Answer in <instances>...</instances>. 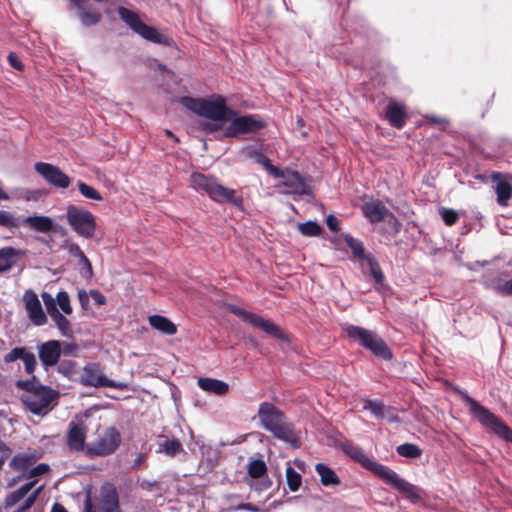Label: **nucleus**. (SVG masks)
I'll return each mask as SVG.
<instances>
[{
	"label": "nucleus",
	"mask_w": 512,
	"mask_h": 512,
	"mask_svg": "<svg viewBox=\"0 0 512 512\" xmlns=\"http://www.w3.org/2000/svg\"><path fill=\"white\" fill-rule=\"evenodd\" d=\"M26 352V349L23 347L13 348L8 354L4 356V361L6 363H10L18 359L22 360Z\"/></svg>",
	"instance_id": "nucleus-49"
},
{
	"label": "nucleus",
	"mask_w": 512,
	"mask_h": 512,
	"mask_svg": "<svg viewBox=\"0 0 512 512\" xmlns=\"http://www.w3.org/2000/svg\"><path fill=\"white\" fill-rule=\"evenodd\" d=\"M393 488L397 489L401 494H403V496L413 503L417 502L421 498L419 489L401 477H399Z\"/></svg>",
	"instance_id": "nucleus-31"
},
{
	"label": "nucleus",
	"mask_w": 512,
	"mask_h": 512,
	"mask_svg": "<svg viewBox=\"0 0 512 512\" xmlns=\"http://www.w3.org/2000/svg\"><path fill=\"white\" fill-rule=\"evenodd\" d=\"M120 18L139 36L157 44L170 45L167 36L159 32L154 27L148 26L141 21L138 14L125 7L118 9Z\"/></svg>",
	"instance_id": "nucleus-7"
},
{
	"label": "nucleus",
	"mask_w": 512,
	"mask_h": 512,
	"mask_svg": "<svg viewBox=\"0 0 512 512\" xmlns=\"http://www.w3.org/2000/svg\"><path fill=\"white\" fill-rule=\"evenodd\" d=\"M161 447H162L163 451L165 452V454H167L169 456H174L180 451L181 444L179 443L178 440H166L161 445Z\"/></svg>",
	"instance_id": "nucleus-46"
},
{
	"label": "nucleus",
	"mask_w": 512,
	"mask_h": 512,
	"mask_svg": "<svg viewBox=\"0 0 512 512\" xmlns=\"http://www.w3.org/2000/svg\"><path fill=\"white\" fill-rule=\"evenodd\" d=\"M318 475L320 476L321 483L324 486L337 485L339 478L336 473L327 465L318 463L315 467Z\"/></svg>",
	"instance_id": "nucleus-32"
},
{
	"label": "nucleus",
	"mask_w": 512,
	"mask_h": 512,
	"mask_svg": "<svg viewBox=\"0 0 512 512\" xmlns=\"http://www.w3.org/2000/svg\"><path fill=\"white\" fill-rule=\"evenodd\" d=\"M343 451L354 460L360 462L364 467H366L367 462H370L371 460L362 452L358 446L350 443L343 445Z\"/></svg>",
	"instance_id": "nucleus-35"
},
{
	"label": "nucleus",
	"mask_w": 512,
	"mask_h": 512,
	"mask_svg": "<svg viewBox=\"0 0 512 512\" xmlns=\"http://www.w3.org/2000/svg\"><path fill=\"white\" fill-rule=\"evenodd\" d=\"M81 382L86 386L93 387L122 388L124 386L108 379L103 373H101L96 364H88L83 368Z\"/></svg>",
	"instance_id": "nucleus-15"
},
{
	"label": "nucleus",
	"mask_w": 512,
	"mask_h": 512,
	"mask_svg": "<svg viewBox=\"0 0 512 512\" xmlns=\"http://www.w3.org/2000/svg\"><path fill=\"white\" fill-rule=\"evenodd\" d=\"M266 464L262 460H253L248 465V474L252 478H260L266 472Z\"/></svg>",
	"instance_id": "nucleus-42"
},
{
	"label": "nucleus",
	"mask_w": 512,
	"mask_h": 512,
	"mask_svg": "<svg viewBox=\"0 0 512 512\" xmlns=\"http://www.w3.org/2000/svg\"><path fill=\"white\" fill-rule=\"evenodd\" d=\"M363 408L369 410L378 419H387L389 422H398L396 410L391 406L384 405L379 400L366 399Z\"/></svg>",
	"instance_id": "nucleus-20"
},
{
	"label": "nucleus",
	"mask_w": 512,
	"mask_h": 512,
	"mask_svg": "<svg viewBox=\"0 0 512 512\" xmlns=\"http://www.w3.org/2000/svg\"><path fill=\"white\" fill-rule=\"evenodd\" d=\"M277 178H283L282 184L278 186L280 192L299 195L307 193V186L298 172L280 170V175Z\"/></svg>",
	"instance_id": "nucleus-16"
},
{
	"label": "nucleus",
	"mask_w": 512,
	"mask_h": 512,
	"mask_svg": "<svg viewBox=\"0 0 512 512\" xmlns=\"http://www.w3.org/2000/svg\"><path fill=\"white\" fill-rule=\"evenodd\" d=\"M44 488V485H41L39 486L38 488H36L27 498L26 500L24 501V504L23 506L19 509V512H25L26 510H28L29 508H31L33 506V504L35 503L37 497L39 496V494L41 493V491L43 490Z\"/></svg>",
	"instance_id": "nucleus-48"
},
{
	"label": "nucleus",
	"mask_w": 512,
	"mask_h": 512,
	"mask_svg": "<svg viewBox=\"0 0 512 512\" xmlns=\"http://www.w3.org/2000/svg\"><path fill=\"white\" fill-rule=\"evenodd\" d=\"M121 443V435L115 427H108L98 435L95 441L86 446L90 456H107L116 451Z\"/></svg>",
	"instance_id": "nucleus-10"
},
{
	"label": "nucleus",
	"mask_w": 512,
	"mask_h": 512,
	"mask_svg": "<svg viewBox=\"0 0 512 512\" xmlns=\"http://www.w3.org/2000/svg\"><path fill=\"white\" fill-rule=\"evenodd\" d=\"M368 264L373 278L376 280V282H381L383 279V274L379 265L370 258L368 259Z\"/></svg>",
	"instance_id": "nucleus-51"
},
{
	"label": "nucleus",
	"mask_w": 512,
	"mask_h": 512,
	"mask_svg": "<svg viewBox=\"0 0 512 512\" xmlns=\"http://www.w3.org/2000/svg\"><path fill=\"white\" fill-rule=\"evenodd\" d=\"M8 61H9L10 65L12 67H14L15 69H17V70L23 69V65H22L21 61L18 59V57L15 54L10 53L8 55Z\"/></svg>",
	"instance_id": "nucleus-58"
},
{
	"label": "nucleus",
	"mask_w": 512,
	"mask_h": 512,
	"mask_svg": "<svg viewBox=\"0 0 512 512\" xmlns=\"http://www.w3.org/2000/svg\"><path fill=\"white\" fill-rule=\"evenodd\" d=\"M490 288L500 296H512V277L503 273L490 282Z\"/></svg>",
	"instance_id": "nucleus-29"
},
{
	"label": "nucleus",
	"mask_w": 512,
	"mask_h": 512,
	"mask_svg": "<svg viewBox=\"0 0 512 512\" xmlns=\"http://www.w3.org/2000/svg\"><path fill=\"white\" fill-rule=\"evenodd\" d=\"M86 433L87 428L83 422H71L67 436V445L70 450L84 451L86 453Z\"/></svg>",
	"instance_id": "nucleus-17"
},
{
	"label": "nucleus",
	"mask_w": 512,
	"mask_h": 512,
	"mask_svg": "<svg viewBox=\"0 0 512 512\" xmlns=\"http://www.w3.org/2000/svg\"><path fill=\"white\" fill-rule=\"evenodd\" d=\"M250 487L251 488H254L256 490H266L268 489L270 486H271V481L270 480H264L261 482V484L258 486L256 485V483L254 481H251L249 483Z\"/></svg>",
	"instance_id": "nucleus-59"
},
{
	"label": "nucleus",
	"mask_w": 512,
	"mask_h": 512,
	"mask_svg": "<svg viewBox=\"0 0 512 512\" xmlns=\"http://www.w3.org/2000/svg\"><path fill=\"white\" fill-rule=\"evenodd\" d=\"M264 123L251 115L239 116L231 109V115L225 119V125L220 134L223 137H237L241 134L253 133L263 128Z\"/></svg>",
	"instance_id": "nucleus-8"
},
{
	"label": "nucleus",
	"mask_w": 512,
	"mask_h": 512,
	"mask_svg": "<svg viewBox=\"0 0 512 512\" xmlns=\"http://www.w3.org/2000/svg\"><path fill=\"white\" fill-rule=\"evenodd\" d=\"M146 457L144 454H138L136 456V458L134 459V462H133V468H137L139 467L144 461H145Z\"/></svg>",
	"instance_id": "nucleus-63"
},
{
	"label": "nucleus",
	"mask_w": 512,
	"mask_h": 512,
	"mask_svg": "<svg viewBox=\"0 0 512 512\" xmlns=\"http://www.w3.org/2000/svg\"><path fill=\"white\" fill-rule=\"evenodd\" d=\"M227 309L240 317L244 322L250 324L252 327L257 328L275 338L285 339L284 332L271 320L265 319L258 314L248 312L235 305H228Z\"/></svg>",
	"instance_id": "nucleus-11"
},
{
	"label": "nucleus",
	"mask_w": 512,
	"mask_h": 512,
	"mask_svg": "<svg viewBox=\"0 0 512 512\" xmlns=\"http://www.w3.org/2000/svg\"><path fill=\"white\" fill-rule=\"evenodd\" d=\"M22 361L24 363L26 373L32 374L35 371V368L37 365L35 355L33 353L27 351L26 354L24 355Z\"/></svg>",
	"instance_id": "nucleus-47"
},
{
	"label": "nucleus",
	"mask_w": 512,
	"mask_h": 512,
	"mask_svg": "<svg viewBox=\"0 0 512 512\" xmlns=\"http://www.w3.org/2000/svg\"><path fill=\"white\" fill-rule=\"evenodd\" d=\"M39 359L43 366L52 367L57 364L61 355V345L57 340H49L38 347Z\"/></svg>",
	"instance_id": "nucleus-18"
},
{
	"label": "nucleus",
	"mask_w": 512,
	"mask_h": 512,
	"mask_svg": "<svg viewBox=\"0 0 512 512\" xmlns=\"http://www.w3.org/2000/svg\"><path fill=\"white\" fill-rule=\"evenodd\" d=\"M22 301L29 320L35 326H43L47 323V316L37 294L33 290H26L23 294Z\"/></svg>",
	"instance_id": "nucleus-13"
},
{
	"label": "nucleus",
	"mask_w": 512,
	"mask_h": 512,
	"mask_svg": "<svg viewBox=\"0 0 512 512\" xmlns=\"http://www.w3.org/2000/svg\"><path fill=\"white\" fill-rule=\"evenodd\" d=\"M23 252L13 247L7 246L0 249V273L10 270Z\"/></svg>",
	"instance_id": "nucleus-24"
},
{
	"label": "nucleus",
	"mask_w": 512,
	"mask_h": 512,
	"mask_svg": "<svg viewBox=\"0 0 512 512\" xmlns=\"http://www.w3.org/2000/svg\"><path fill=\"white\" fill-rule=\"evenodd\" d=\"M35 171L41 175L47 183L57 188H67L70 184L69 177L57 166L49 163L38 162L35 164Z\"/></svg>",
	"instance_id": "nucleus-14"
},
{
	"label": "nucleus",
	"mask_w": 512,
	"mask_h": 512,
	"mask_svg": "<svg viewBox=\"0 0 512 512\" xmlns=\"http://www.w3.org/2000/svg\"><path fill=\"white\" fill-rule=\"evenodd\" d=\"M258 418L261 426L292 447H299V433L294 429L292 423L272 403H261L258 409Z\"/></svg>",
	"instance_id": "nucleus-2"
},
{
	"label": "nucleus",
	"mask_w": 512,
	"mask_h": 512,
	"mask_svg": "<svg viewBox=\"0 0 512 512\" xmlns=\"http://www.w3.org/2000/svg\"><path fill=\"white\" fill-rule=\"evenodd\" d=\"M66 219L77 235L86 239L94 236L96 231V218L87 209L69 205L66 211Z\"/></svg>",
	"instance_id": "nucleus-6"
},
{
	"label": "nucleus",
	"mask_w": 512,
	"mask_h": 512,
	"mask_svg": "<svg viewBox=\"0 0 512 512\" xmlns=\"http://www.w3.org/2000/svg\"><path fill=\"white\" fill-rule=\"evenodd\" d=\"M79 264L82 265L90 275L92 274V265L87 257L82 259Z\"/></svg>",
	"instance_id": "nucleus-62"
},
{
	"label": "nucleus",
	"mask_w": 512,
	"mask_h": 512,
	"mask_svg": "<svg viewBox=\"0 0 512 512\" xmlns=\"http://www.w3.org/2000/svg\"><path fill=\"white\" fill-rule=\"evenodd\" d=\"M48 315L62 336H73L72 325L63 312H60L59 309H56L49 313Z\"/></svg>",
	"instance_id": "nucleus-28"
},
{
	"label": "nucleus",
	"mask_w": 512,
	"mask_h": 512,
	"mask_svg": "<svg viewBox=\"0 0 512 512\" xmlns=\"http://www.w3.org/2000/svg\"><path fill=\"white\" fill-rule=\"evenodd\" d=\"M0 453V456H6L7 458L11 455V449L2 440H0Z\"/></svg>",
	"instance_id": "nucleus-61"
},
{
	"label": "nucleus",
	"mask_w": 512,
	"mask_h": 512,
	"mask_svg": "<svg viewBox=\"0 0 512 512\" xmlns=\"http://www.w3.org/2000/svg\"><path fill=\"white\" fill-rule=\"evenodd\" d=\"M51 512H66V510L60 504H54Z\"/></svg>",
	"instance_id": "nucleus-64"
},
{
	"label": "nucleus",
	"mask_w": 512,
	"mask_h": 512,
	"mask_svg": "<svg viewBox=\"0 0 512 512\" xmlns=\"http://www.w3.org/2000/svg\"><path fill=\"white\" fill-rule=\"evenodd\" d=\"M286 480H287L289 489L291 491L295 492L299 489V487L301 485L302 477L291 466H288L286 468Z\"/></svg>",
	"instance_id": "nucleus-37"
},
{
	"label": "nucleus",
	"mask_w": 512,
	"mask_h": 512,
	"mask_svg": "<svg viewBox=\"0 0 512 512\" xmlns=\"http://www.w3.org/2000/svg\"><path fill=\"white\" fill-rule=\"evenodd\" d=\"M297 228L302 235L307 237L319 236L322 231V227L314 221L298 223Z\"/></svg>",
	"instance_id": "nucleus-36"
},
{
	"label": "nucleus",
	"mask_w": 512,
	"mask_h": 512,
	"mask_svg": "<svg viewBox=\"0 0 512 512\" xmlns=\"http://www.w3.org/2000/svg\"><path fill=\"white\" fill-rule=\"evenodd\" d=\"M362 211L365 217L371 222L375 223L387 220L389 223L393 224L395 232L399 231L401 224L382 202L378 200L367 201L363 204Z\"/></svg>",
	"instance_id": "nucleus-12"
},
{
	"label": "nucleus",
	"mask_w": 512,
	"mask_h": 512,
	"mask_svg": "<svg viewBox=\"0 0 512 512\" xmlns=\"http://www.w3.org/2000/svg\"><path fill=\"white\" fill-rule=\"evenodd\" d=\"M345 331L349 338L359 342L360 345L371 350L376 356L383 359H390L392 357L384 341L372 331L357 326H348Z\"/></svg>",
	"instance_id": "nucleus-9"
},
{
	"label": "nucleus",
	"mask_w": 512,
	"mask_h": 512,
	"mask_svg": "<svg viewBox=\"0 0 512 512\" xmlns=\"http://www.w3.org/2000/svg\"><path fill=\"white\" fill-rule=\"evenodd\" d=\"M47 470L48 466L46 464H39L33 468L30 467L27 477L32 478L34 476L44 474Z\"/></svg>",
	"instance_id": "nucleus-52"
},
{
	"label": "nucleus",
	"mask_w": 512,
	"mask_h": 512,
	"mask_svg": "<svg viewBox=\"0 0 512 512\" xmlns=\"http://www.w3.org/2000/svg\"><path fill=\"white\" fill-rule=\"evenodd\" d=\"M101 512H120L119 497L112 485L103 486L100 494Z\"/></svg>",
	"instance_id": "nucleus-21"
},
{
	"label": "nucleus",
	"mask_w": 512,
	"mask_h": 512,
	"mask_svg": "<svg viewBox=\"0 0 512 512\" xmlns=\"http://www.w3.org/2000/svg\"><path fill=\"white\" fill-rule=\"evenodd\" d=\"M69 3V8L77 11V15L84 26L95 25L101 20L99 12L86 10L85 0H69Z\"/></svg>",
	"instance_id": "nucleus-22"
},
{
	"label": "nucleus",
	"mask_w": 512,
	"mask_h": 512,
	"mask_svg": "<svg viewBox=\"0 0 512 512\" xmlns=\"http://www.w3.org/2000/svg\"><path fill=\"white\" fill-rule=\"evenodd\" d=\"M190 183L197 192L207 194L216 202H230L238 207L242 205L243 200L236 195L235 190L222 186L213 177L201 173H193L190 176Z\"/></svg>",
	"instance_id": "nucleus-4"
},
{
	"label": "nucleus",
	"mask_w": 512,
	"mask_h": 512,
	"mask_svg": "<svg viewBox=\"0 0 512 512\" xmlns=\"http://www.w3.org/2000/svg\"><path fill=\"white\" fill-rule=\"evenodd\" d=\"M365 468L374 472L384 482L391 485L392 487L395 485V483L397 482V480L400 477L396 472L389 469L387 466H384V465H382L378 462H375L373 460H370V462H367V466Z\"/></svg>",
	"instance_id": "nucleus-25"
},
{
	"label": "nucleus",
	"mask_w": 512,
	"mask_h": 512,
	"mask_svg": "<svg viewBox=\"0 0 512 512\" xmlns=\"http://www.w3.org/2000/svg\"><path fill=\"white\" fill-rule=\"evenodd\" d=\"M492 179L497 182L495 187L497 202L502 206H506L512 196L511 184L500 173H493Z\"/></svg>",
	"instance_id": "nucleus-23"
},
{
	"label": "nucleus",
	"mask_w": 512,
	"mask_h": 512,
	"mask_svg": "<svg viewBox=\"0 0 512 512\" xmlns=\"http://www.w3.org/2000/svg\"><path fill=\"white\" fill-rule=\"evenodd\" d=\"M461 397L469 405L470 413L482 426L490 429L505 441L512 443V429L510 427L466 393L462 392Z\"/></svg>",
	"instance_id": "nucleus-5"
},
{
	"label": "nucleus",
	"mask_w": 512,
	"mask_h": 512,
	"mask_svg": "<svg viewBox=\"0 0 512 512\" xmlns=\"http://www.w3.org/2000/svg\"><path fill=\"white\" fill-rule=\"evenodd\" d=\"M89 293H87L85 290H79L78 291V298L79 302L83 309H87L89 305Z\"/></svg>",
	"instance_id": "nucleus-56"
},
{
	"label": "nucleus",
	"mask_w": 512,
	"mask_h": 512,
	"mask_svg": "<svg viewBox=\"0 0 512 512\" xmlns=\"http://www.w3.org/2000/svg\"><path fill=\"white\" fill-rule=\"evenodd\" d=\"M148 321L154 329L166 335H174L177 332L176 326L164 316L153 315L149 317Z\"/></svg>",
	"instance_id": "nucleus-30"
},
{
	"label": "nucleus",
	"mask_w": 512,
	"mask_h": 512,
	"mask_svg": "<svg viewBox=\"0 0 512 512\" xmlns=\"http://www.w3.org/2000/svg\"><path fill=\"white\" fill-rule=\"evenodd\" d=\"M326 224H327L328 228L333 232H337L340 230L339 222H338L337 218L333 215H329L327 217Z\"/></svg>",
	"instance_id": "nucleus-55"
},
{
	"label": "nucleus",
	"mask_w": 512,
	"mask_h": 512,
	"mask_svg": "<svg viewBox=\"0 0 512 512\" xmlns=\"http://www.w3.org/2000/svg\"><path fill=\"white\" fill-rule=\"evenodd\" d=\"M39 196V192L37 191H25V194L22 195V197L26 200V201H30V200H36Z\"/></svg>",
	"instance_id": "nucleus-60"
},
{
	"label": "nucleus",
	"mask_w": 512,
	"mask_h": 512,
	"mask_svg": "<svg viewBox=\"0 0 512 512\" xmlns=\"http://www.w3.org/2000/svg\"><path fill=\"white\" fill-rule=\"evenodd\" d=\"M33 463L34 459L31 456L27 454H19L13 457L10 462V466L14 470L21 472L23 475H27Z\"/></svg>",
	"instance_id": "nucleus-34"
},
{
	"label": "nucleus",
	"mask_w": 512,
	"mask_h": 512,
	"mask_svg": "<svg viewBox=\"0 0 512 512\" xmlns=\"http://www.w3.org/2000/svg\"><path fill=\"white\" fill-rule=\"evenodd\" d=\"M67 251L71 256L79 257V255L83 252L78 244L69 243L67 244Z\"/></svg>",
	"instance_id": "nucleus-57"
},
{
	"label": "nucleus",
	"mask_w": 512,
	"mask_h": 512,
	"mask_svg": "<svg viewBox=\"0 0 512 512\" xmlns=\"http://www.w3.org/2000/svg\"><path fill=\"white\" fill-rule=\"evenodd\" d=\"M198 386L202 390L215 395H225L229 390V386L226 382L213 378H199Z\"/></svg>",
	"instance_id": "nucleus-27"
},
{
	"label": "nucleus",
	"mask_w": 512,
	"mask_h": 512,
	"mask_svg": "<svg viewBox=\"0 0 512 512\" xmlns=\"http://www.w3.org/2000/svg\"><path fill=\"white\" fill-rule=\"evenodd\" d=\"M21 219L16 218L12 213L0 210V226L5 228H16L20 226Z\"/></svg>",
	"instance_id": "nucleus-40"
},
{
	"label": "nucleus",
	"mask_w": 512,
	"mask_h": 512,
	"mask_svg": "<svg viewBox=\"0 0 512 512\" xmlns=\"http://www.w3.org/2000/svg\"><path fill=\"white\" fill-rule=\"evenodd\" d=\"M17 386L24 389L21 401L33 414L44 416L53 409L58 395L54 390L28 381H18Z\"/></svg>",
	"instance_id": "nucleus-3"
},
{
	"label": "nucleus",
	"mask_w": 512,
	"mask_h": 512,
	"mask_svg": "<svg viewBox=\"0 0 512 512\" xmlns=\"http://www.w3.org/2000/svg\"><path fill=\"white\" fill-rule=\"evenodd\" d=\"M386 117L391 125L401 128L406 121L404 107L396 102H390L387 106Z\"/></svg>",
	"instance_id": "nucleus-26"
},
{
	"label": "nucleus",
	"mask_w": 512,
	"mask_h": 512,
	"mask_svg": "<svg viewBox=\"0 0 512 512\" xmlns=\"http://www.w3.org/2000/svg\"><path fill=\"white\" fill-rule=\"evenodd\" d=\"M439 214L443 221L445 222V224H447L448 226L455 224V222L458 219V213L453 209L440 208Z\"/></svg>",
	"instance_id": "nucleus-45"
},
{
	"label": "nucleus",
	"mask_w": 512,
	"mask_h": 512,
	"mask_svg": "<svg viewBox=\"0 0 512 512\" xmlns=\"http://www.w3.org/2000/svg\"><path fill=\"white\" fill-rule=\"evenodd\" d=\"M89 295L98 306L104 305L106 302L105 296L98 290H95V289L90 290Z\"/></svg>",
	"instance_id": "nucleus-53"
},
{
	"label": "nucleus",
	"mask_w": 512,
	"mask_h": 512,
	"mask_svg": "<svg viewBox=\"0 0 512 512\" xmlns=\"http://www.w3.org/2000/svg\"><path fill=\"white\" fill-rule=\"evenodd\" d=\"M255 159L256 161L263 165L265 167V169L267 170V172L273 176V177H278L280 175V169H278L277 167L273 166L271 163H270V160L268 158H266L265 156L261 155V154H258L256 153L255 154Z\"/></svg>",
	"instance_id": "nucleus-44"
},
{
	"label": "nucleus",
	"mask_w": 512,
	"mask_h": 512,
	"mask_svg": "<svg viewBox=\"0 0 512 512\" xmlns=\"http://www.w3.org/2000/svg\"><path fill=\"white\" fill-rule=\"evenodd\" d=\"M230 510H236V511L246 510V511H250V512H259L260 511V509L257 506H255L251 503H240L237 506L230 508Z\"/></svg>",
	"instance_id": "nucleus-54"
},
{
	"label": "nucleus",
	"mask_w": 512,
	"mask_h": 512,
	"mask_svg": "<svg viewBox=\"0 0 512 512\" xmlns=\"http://www.w3.org/2000/svg\"><path fill=\"white\" fill-rule=\"evenodd\" d=\"M345 242L348 247L351 249L353 255L357 258H364V247L361 241L353 238L352 236L346 234L344 236Z\"/></svg>",
	"instance_id": "nucleus-41"
},
{
	"label": "nucleus",
	"mask_w": 512,
	"mask_h": 512,
	"mask_svg": "<svg viewBox=\"0 0 512 512\" xmlns=\"http://www.w3.org/2000/svg\"><path fill=\"white\" fill-rule=\"evenodd\" d=\"M57 306H59L60 310L66 315H70L73 312V308L70 303V298L66 291H60L57 293L56 307Z\"/></svg>",
	"instance_id": "nucleus-39"
},
{
	"label": "nucleus",
	"mask_w": 512,
	"mask_h": 512,
	"mask_svg": "<svg viewBox=\"0 0 512 512\" xmlns=\"http://www.w3.org/2000/svg\"><path fill=\"white\" fill-rule=\"evenodd\" d=\"M41 298L43 300V303L45 305V308H46L48 314L51 313L52 311L58 309L56 307V298H54L48 292H42Z\"/></svg>",
	"instance_id": "nucleus-50"
},
{
	"label": "nucleus",
	"mask_w": 512,
	"mask_h": 512,
	"mask_svg": "<svg viewBox=\"0 0 512 512\" xmlns=\"http://www.w3.org/2000/svg\"><path fill=\"white\" fill-rule=\"evenodd\" d=\"M35 481H31L22 485L19 489L13 491L9 495H7L5 499L6 507H13L16 503H18L21 499H23L34 487Z\"/></svg>",
	"instance_id": "nucleus-33"
},
{
	"label": "nucleus",
	"mask_w": 512,
	"mask_h": 512,
	"mask_svg": "<svg viewBox=\"0 0 512 512\" xmlns=\"http://www.w3.org/2000/svg\"><path fill=\"white\" fill-rule=\"evenodd\" d=\"M78 188H79L80 193L84 197H86L88 199L96 200V201L102 200V196L100 195V193L98 191H96L93 187L87 185L86 183L78 182Z\"/></svg>",
	"instance_id": "nucleus-43"
},
{
	"label": "nucleus",
	"mask_w": 512,
	"mask_h": 512,
	"mask_svg": "<svg viewBox=\"0 0 512 512\" xmlns=\"http://www.w3.org/2000/svg\"><path fill=\"white\" fill-rule=\"evenodd\" d=\"M180 103L203 118L200 127L208 133H219L225 125V119L231 115L225 98L220 95H213L210 98L182 97Z\"/></svg>",
	"instance_id": "nucleus-1"
},
{
	"label": "nucleus",
	"mask_w": 512,
	"mask_h": 512,
	"mask_svg": "<svg viewBox=\"0 0 512 512\" xmlns=\"http://www.w3.org/2000/svg\"><path fill=\"white\" fill-rule=\"evenodd\" d=\"M399 455L408 458H417L421 456L422 450L415 444L405 443L397 447Z\"/></svg>",
	"instance_id": "nucleus-38"
},
{
	"label": "nucleus",
	"mask_w": 512,
	"mask_h": 512,
	"mask_svg": "<svg viewBox=\"0 0 512 512\" xmlns=\"http://www.w3.org/2000/svg\"><path fill=\"white\" fill-rule=\"evenodd\" d=\"M20 226L38 233H49L55 230L54 220L43 215L27 216L21 219Z\"/></svg>",
	"instance_id": "nucleus-19"
}]
</instances>
